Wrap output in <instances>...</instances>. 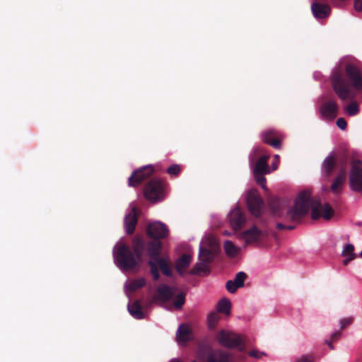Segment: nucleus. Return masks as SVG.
Instances as JSON below:
<instances>
[{
	"mask_svg": "<svg viewBox=\"0 0 362 362\" xmlns=\"http://www.w3.org/2000/svg\"><path fill=\"white\" fill-rule=\"evenodd\" d=\"M331 83L339 99L353 100V90L362 93V71L354 63L341 61L332 71Z\"/></svg>",
	"mask_w": 362,
	"mask_h": 362,
	"instance_id": "1",
	"label": "nucleus"
},
{
	"mask_svg": "<svg viewBox=\"0 0 362 362\" xmlns=\"http://www.w3.org/2000/svg\"><path fill=\"white\" fill-rule=\"evenodd\" d=\"M310 209L313 220L322 217L325 220L329 221L334 214L330 204L326 203L322 205L319 199H313L310 192L305 190L298 194L295 205L287 213V217L291 221L298 222L308 214Z\"/></svg>",
	"mask_w": 362,
	"mask_h": 362,
	"instance_id": "2",
	"label": "nucleus"
},
{
	"mask_svg": "<svg viewBox=\"0 0 362 362\" xmlns=\"http://www.w3.org/2000/svg\"><path fill=\"white\" fill-rule=\"evenodd\" d=\"M145 241L136 237L132 241V248L124 243H117L113 250L116 265L122 270L134 269L141 262L144 254Z\"/></svg>",
	"mask_w": 362,
	"mask_h": 362,
	"instance_id": "3",
	"label": "nucleus"
},
{
	"mask_svg": "<svg viewBox=\"0 0 362 362\" xmlns=\"http://www.w3.org/2000/svg\"><path fill=\"white\" fill-rule=\"evenodd\" d=\"M216 339L223 347L238 348V351L241 352L245 351V344L243 337L234 332L222 329L217 333Z\"/></svg>",
	"mask_w": 362,
	"mask_h": 362,
	"instance_id": "4",
	"label": "nucleus"
},
{
	"mask_svg": "<svg viewBox=\"0 0 362 362\" xmlns=\"http://www.w3.org/2000/svg\"><path fill=\"white\" fill-rule=\"evenodd\" d=\"M215 250L200 247L199 252V262L197 263L189 272L191 275L208 274L210 272L209 264L214 261Z\"/></svg>",
	"mask_w": 362,
	"mask_h": 362,
	"instance_id": "5",
	"label": "nucleus"
},
{
	"mask_svg": "<svg viewBox=\"0 0 362 362\" xmlns=\"http://www.w3.org/2000/svg\"><path fill=\"white\" fill-rule=\"evenodd\" d=\"M163 244L159 240H153L145 243L144 251L146 250L149 257L148 264L150 267V272L154 281H158L160 279V273H158V269L154 264V262L160 258V252Z\"/></svg>",
	"mask_w": 362,
	"mask_h": 362,
	"instance_id": "6",
	"label": "nucleus"
},
{
	"mask_svg": "<svg viewBox=\"0 0 362 362\" xmlns=\"http://www.w3.org/2000/svg\"><path fill=\"white\" fill-rule=\"evenodd\" d=\"M166 182L154 178L149 180L146 185L144 193L146 199L151 202L161 201L165 196Z\"/></svg>",
	"mask_w": 362,
	"mask_h": 362,
	"instance_id": "7",
	"label": "nucleus"
},
{
	"mask_svg": "<svg viewBox=\"0 0 362 362\" xmlns=\"http://www.w3.org/2000/svg\"><path fill=\"white\" fill-rule=\"evenodd\" d=\"M349 186L352 191L362 192V162L361 160H353L351 163Z\"/></svg>",
	"mask_w": 362,
	"mask_h": 362,
	"instance_id": "8",
	"label": "nucleus"
},
{
	"mask_svg": "<svg viewBox=\"0 0 362 362\" xmlns=\"http://www.w3.org/2000/svg\"><path fill=\"white\" fill-rule=\"evenodd\" d=\"M199 358L204 362H230L231 355L222 349H206L199 351Z\"/></svg>",
	"mask_w": 362,
	"mask_h": 362,
	"instance_id": "9",
	"label": "nucleus"
},
{
	"mask_svg": "<svg viewBox=\"0 0 362 362\" xmlns=\"http://www.w3.org/2000/svg\"><path fill=\"white\" fill-rule=\"evenodd\" d=\"M247 206L250 212L255 216H259L264 207V202L257 190L252 189L247 194Z\"/></svg>",
	"mask_w": 362,
	"mask_h": 362,
	"instance_id": "10",
	"label": "nucleus"
},
{
	"mask_svg": "<svg viewBox=\"0 0 362 362\" xmlns=\"http://www.w3.org/2000/svg\"><path fill=\"white\" fill-rule=\"evenodd\" d=\"M167 226L161 222L156 221L149 223L146 228L147 235L153 240H160L168 235Z\"/></svg>",
	"mask_w": 362,
	"mask_h": 362,
	"instance_id": "11",
	"label": "nucleus"
},
{
	"mask_svg": "<svg viewBox=\"0 0 362 362\" xmlns=\"http://www.w3.org/2000/svg\"><path fill=\"white\" fill-rule=\"evenodd\" d=\"M153 173V169L151 166H146L135 170L129 178V185L136 187L151 177Z\"/></svg>",
	"mask_w": 362,
	"mask_h": 362,
	"instance_id": "12",
	"label": "nucleus"
},
{
	"mask_svg": "<svg viewBox=\"0 0 362 362\" xmlns=\"http://www.w3.org/2000/svg\"><path fill=\"white\" fill-rule=\"evenodd\" d=\"M311 11L316 19H325L331 14V7L327 3L320 2L319 0H313L311 4Z\"/></svg>",
	"mask_w": 362,
	"mask_h": 362,
	"instance_id": "13",
	"label": "nucleus"
},
{
	"mask_svg": "<svg viewBox=\"0 0 362 362\" xmlns=\"http://www.w3.org/2000/svg\"><path fill=\"white\" fill-rule=\"evenodd\" d=\"M338 110L339 107L333 100L325 102L320 107V113L325 119H334L337 116Z\"/></svg>",
	"mask_w": 362,
	"mask_h": 362,
	"instance_id": "14",
	"label": "nucleus"
},
{
	"mask_svg": "<svg viewBox=\"0 0 362 362\" xmlns=\"http://www.w3.org/2000/svg\"><path fill=\"white\" fill-rule=\"evenodd\" d=\"M247 275L244 272H239L236 274L233 280H229L226 284V288L228 292L234 293L237 289L244 286V282Z\"/></svg>",
	"mask_w": 362,
	"mask_h": 362,
	"instance_id": "15",
	"label": "nucleus"
},
{
	"mask_svg": "<svg viewBox=\"0 0 362 362\" xmlns=\"http://www.w3.org/2000/svg\"><path fill=\"white\" fill-rule=\"evenodd\" d=\"M137 222V209L136 206H134L132 208L129 213L127 215H126L124 218V226L127 234L132 235L134 233Z\"/></svg>",
	"mask_w": 362,
	"mask_h": 362,
	"instance_id": "16",
	"label": "nucleus"
},
{
	"mask_svg": "<svg viewBox=\"0 0 362 362\" xmlns=\"http://www.w3.org/2000/svg\"><path fill=\"white\" fill-rule=\"evenodd\" d=\"M230 221L233 228L235 230H239L243 227L246 219L240 209L237 208L231 211Z\"/></svg>",
	"mask_w": 362,
	"mask_h": 362,
	"instance_id": "17",
	"label": "nucleus"
},
{
	"mask_svg": "<svg viewBox=\"0 0 362 362\" xmlns=\"http://www.w3.org/2000/svg\"><path fill=\"white\" fill-rule=\"evenodd\" d=\"M264 235L263 230L258 229L256 226H252L242 234L243 238L247 244L259 241Z\"/></svg>",
	"mask_w": 362,
	"mask_h": 362,
	"instance_id": "18",
	"label": "nucleus"
},
{
	"mask_svg": "<svg viewBox=\"0 0 362 362\" xmlns=\"http://www.w3.org/2000/svg\"><path fill=\"white\" fill-rule=\"evenodd\" d=\"M175 291L176 288L162 284L157 288L156 298L158 300L165 303L172 298Z\"/></svg>",
	"mask_w": 362,
	"mask_h": 362,
	"instance_id": "19",
	"label": "nucleus"
},
{
	"mask_svg": "<svg viewBox=\"0 0 362 362\" xmlns=\"http://www.w3.org/2000/svg\"><path fill=\"white\" fill-rule=\"evenodd\" d=\"M192 261V256L188 254H183L175 262V269L181 276L185 274V269L188 268Z\"/></svg>",
	"mask_w": 362,
	"mask_h": 362,
	"instance_id": "20",
	"label": "nucleus"
},
{
	"mask_svg": "<svg viewBox=\"0 0 362 362\" xmlns=\"http://www.w3.org/2000/svg\"><path fill=\"white\" fill-rule=\"evenodd\" d=\"M262 139L264 143L269 144L275 148L279 149L281 148V140L273 130L265 131L262 134Z\"/></svg>",
	"mask_w": 362,
	"mask_h": 362,
	"instance_id": "21",
	"label": "nucleus"
},
{
	"mask_svg": "<svg viewBox=\"0 0 362 362\" xmlns=\"http://www.w3.org/2000/svg\"><path fill=\"white\" fill-rule=\"evenodd\" d=\"M154 264L158 269V273H159V270H160L166 276H172L173 273L168 258L160 257L154 262Z\"/></svg>",
	"mask_w": 362,
	"mask_h": 362,
	"instance_id": "22",
	"label": "nucleus"
},
{
	"mask_svg": "<svg viewBox=\"0 0 362 362\" xmlns=\"http://www.w3.org/2000/svg\"><path fill=\"white\" fill-rule=\"evenodd\" d=\"M346 177V173L344 171V169H341L337 176L335 177V179L333 180L332 184L331 185V190L334 192L337 193L339 192L340 188L344 185Z\"/></svg>",
	"mask_w": 362,
	"mask_h": 362,
	"instance_id": "23",
	"label": "nucleus"
},
{
	"mask_svg": "<svg viewBox=\"0 0 362 362\" xmlns=\"http://www.w3.org/2000/svg\"><path fill=\"white\" fill-rule=\"evenodd\" d=\"M269 158V155L262 156L256 162L254 167V172L269 173V168L267 164V160Z\"/></svg>",
	"mask_w": 362,
	"mask_h": 362,
	"instance_id": "24",
	"label": "nucleus"
},
{
	"mask_svg": "<svg viewBox=\"0 0 362 362\" xmlns=\"http://www.w3.org/2000/svg\"><path fill=\"white\" fill-rule=\"evenodd\" d=\"M191 330L189 327L185 325H181L177 332V338L179 342L186 343L190 340Z\"/></svg>",
	"mask_w": 362,
	"mask_h": 362,
	"instance_id": "25",
	"label": "nucleus"
},
{
	"mask_svg": "<svg viewBox=\"0 0 362 362\" xmlns=\"http://www.w3.org/2000/svg\"><path fill=\"white\" fill-rule=\"evenodd\" d=\"M129 313L136 319L141 320L144 318V314L142 311L141 305L139 301L136 300L128 306Z\"/></svg>",
	"mask_w": 362,
	"mask_h": 362,
	"instance_id": "26",
	"label": "nucleus"
},
{
	"mask_svg": "<svg viewBox=\"0 0 362 362\" xmlns=\"http://www.w3.org/2000/svg\"><path fill=\"white\" fill-rule=\"evenodd\" d=\"M336 166V160L334 156H327L323 162V169L327 176H329L333 172Z\"/></svg>",
	"mask_w": 362,
	"mask_h": 362,
	"instance_id": "27",
	"label": "nucleus"
},
{
	"mask_svg": "<svg viewBox=\"0 0 362 362\" xmlns=\"http://www.w3.org/2000/svg\"><path fill=\"white\" fill-rule=\"evenodd\" d=\"M354 247L352 244H347L342 252V255L346 257L343 261L344 265H347L351 260L355 259L356 255L354 252Z\"/></svg>",
	"mask_w": 362,
	"mask_h": 362,
	"instance_id": "28",
	"label": "nucleus"
},
{
	"mask_svg": "<svg viewBox=\"0 0 362 362\" xmlns=\"http://www.w3.org/2000/svg\"><path fill=\"white\" fill-rule=\"evenodd\" d=\"M231 304L228 299L223 298L217 304V310L218 313L230 315Z\"/></svg>",
	"mask_w": 362,
	"mask_h": 362,
	"instance_id": "29",
	"label": "nucleus"
},
{
	"mask_svg": "<svg viewBox=\"0 0 362 362\" xmlns=\"http://www.w3.org/2000/svg\"><path fill=\"white\" fill-rule=\"evenodd\" d=\"M146 284V281L144 278H139L130 281L127 286V288L130 291H135L137 289L142 288Z\"/></svg>",
	"mask_w": 362,
	"mask_h": 362,
	"instance_id": "30",
	"label": "nucleus"
},
{
	"mask_svg": "<svg viewBox=\"0 0 362 362\" xmlns=\"http://www.w3.org/2000/svg\"><path fill=\"white\" fill-rule=\"evenodd\" d=\"M223 247L228 256L233 257L238 253L237 247L230 240L224 243Z\"/></svg>",
	"mask_w": 362,
	"mask_h": 362,
	"instance_id": "31",
	"label": "nucleus"
},
{
	"mask_svg": "<svg viewBox=\"0 0 362 362\" xmlns=\"http://www.w3.org/2000/svg\"><path fill=\"white\" fill-rule=\"evenodd\" d=\"M267 174L266 173H259V172H254V176L256 182L259 185L264 189H267L266 187V178L264 175Z\"/></svg>",
	"mask_w": 362,
	"mask_h": 362,
	"instance_id": "32",
	"label": "nucleus"
},
{
	"mask_svg": "<svg viewBox=\"0 0 362 362\" xmlns=\"http://www.w3.org/2000/svg\"><path fill=\"white\" fill-rule=\"evenodd\" d=\"M346 111L350 116H355L358 113V105L356 102H352L346 107Z\"/></svg>",
	"mask_w": 362,
	"mask_h": 362,
	"instance_id": "33",
	"label": "nucleus"
},
{
	"mask_svg": "<svg viewBox=\"0 0 362 362\" xmlns=\"http://www.w3.org/2000/svg\"><path fill=\"white\" fill-rule=\"evenodd\" d=\"M185 293L181 292L177 295L175 300H174V305L176 308L180 309L184 305L185 302Z\"/></svg>",
	"mask_w": 362,
	"mask_h": 362,
	"instance_id": "34",
	"label": "nucleus"
},
{
	"mask_svg": "<svg viewBox=\"0 0 362 362\" xmlns=\"http://www.w3.org/2000/svg\"><path fill=\"white\" fill-rule=\"evenodd\" d=\"M220 319L219 315L216 312H211L208 315V324L210 327H214L216 326V323L218 322Z\"/></svg>",
	"mask_w": 362,
	"mask_h": 362,
	"instance_id": "35",
	"label": "nucleus"
},
{
	"mask_svg": "<svg viewBox=\"0 0 362 362\" xmlns=\"http://www.w3.org/2000/svg\"><path fill=\"white\" fill-rule=\"evenodd\" d=\"M270 207L273 211V213L279 216V213L281 210V202L279 199L276 198L271 201Z\"/></svg>",
	"mask_w": 362,
	"mask_h": 362,
	"instance_id": "36",
	"label": "nucleus"
},
{
	"mask_svg": "<svg viewBox=\"0 0 362 362\" xmlns=\"http://www.w3.org/2000/svg\"><path fill=\"white\" fill-rule=\"evenodd\" d=\"M180 172V167L179 165L173 164L167 169V173L170 175H177Z\"/></svg>",
	"mask_w": 362,
	"mask_h": 362,
	"instance_id": "37",
	"label": "nucleus"
},
{
	"mask_svg": "<svg viewBox=\"0 0 362 362\" xmlns=\"http://www.w3.org/2000/svg\"><path fill=\"white\" fill-rule=\"evenodd\" d=\"M348 163V158L346 156H342L338 160V165H339L340 170L344 169L345 173H346V166Z\"/></svg>",
	"mask_w": 362,
	"mask_h": 362,
	"instance_id": "38",
	"label": "nucleus"
},
{
	"mask_svg": "<svg viewBox=\"0 0 362 362\" xmlns=\"http://www.w3.org/2000/svg\"><path fill=\"white\" fill-rule=\"evenodd\" d=\"M248 355L255 358H260L267 354L264 352H261L257 350H252L248 352Z\"/></svg>",
	"mask_w": 362,
	"mask_h": 362,
	"instance_id": "39",
	"label": "nucleus"
},
{
	"mask_svg": "<svg viewBox=\"0 0 362 362\" xmlns=\"http://www.w3.org/2000/svg\"><path fill=\"white\" fill-rule=\"evenodd\" d=\"M352 322H353L352 317H347V318L341 319L340 320L341 329H343L346 328L347 326L351 325L352 323Z\"/></svg>",
	"mask_w": 362,
	"mask_h": 362,
	"instance_id": "40",
	"label": "nucleus"
},
{
	"mask_svg": "<svg viewBox=\"0 0 362 362\" xmlns=\"http://www.w3.org/2000/svg\"><path fill=\"white\" fill-rule=\"evenodd\" d=\"M337 125L339 129H341L342 130H345L347 127V123H346V121L344 118L340 117V118L337 119Z\"/></svg>",
	"mask_w": 362,
	"mask_h": 362,
	"instance_id": "41",
	"label": "nucleus"
},
{
	"mask_svg": "<svg viewBox=\"0 0 362 362\" xmlns=\"http://www.w3.org/2000/svg\"><path fill=\"white\" fill-rule=\"evenodd\" d=\"M276 228L279 230H284V229H286V230H293L296 226H286V225H284V223H278L276 226Z\"/></svg>",
	"mask_w": 362,
	"mask_h": 362,
	"instance_id": "42",
	"label": "nucleus"
},
{
	"mask_svg": "<svg viewBox=\"0 0 362 362\" xmlns=\"http://www.w3.org/2000/svg\"><path fill=\"white\" fill-rule=\"evenodd\" d=\"M354 9L356 11H362V0H354Z\"/></svg>",
	"mask_w": 362,
	"mask_h": 362,
	"instance_id": "43",
	"label": "nucleus"
},
{
	"mask_svg": "<svg viewBox=\"0 0 362 362\" xmlns=\"http://www.w3.org/2000/svg\"><path fill=\"white\" fill-rule=\"evenodd\" d=\"M296 362H313V358L311 356H303L297 360Z\"/></svg>",
	"mask_w": 362,
	"mask_h": 362,
	"instance_id": "44",
	"label": "nucleus"
},
{
	"mask_svg": "<svg viewBox=\"0 0 362 362\" xmlns=\"http://www.w3.org/2000/svg\"><path fill=\"white\" fill-rule=\"evenodd\" d=\"M341 336V332L337 331L331 335V339L332 341H337Z\"/></svg>",
	"mask_w": 362,
	"mask_h": 362,
	"instance_id": "45",
	"label": "nucleus"
},
{
	"mask_svg": "<svg viewBox=\"0 0 362 362\" xmlns=\"http://www.w3.org/2000/svg\"><path fill=\"white\" fill-rule=\"evenodd\" d=\"M327 344H328L329 347L331 349H334V346L332 344V342H329V341H326Z\"/></svg>",
	"mask_w": 362,
	"mask_h": 362,
	"instance_id": "46",
	"label": "nucleus"
},
{
	"mask_svg": "<svg viewBox=\"0 0 362 362\" xmlns=\"http://www.w3.org/2000/svg\"><path fill=\"white\" fill-rule=\"evenodd\" d=\"M170 362H181V361L178 359H173Z\"/></svg>",
	"mask_w": 362,
	"mask_h": 362,
	"instance_id": "47",
	"label": "nucleus"
},
{
	"mask_svg": "<svg viewBox=\"0 0 362 362\" xmlns=\"http://www.w3.org/2000/svg\"><path fill=\"white\" fill-rule=\"evenodd\" d=\"M277 168V166L276 165H274V170H276Z\"/></svg>",
	"mask_w": 362,
	"mask_h": 362,
	"instance_id": "48",
	"label": "nucleus"
},
{
	"mask_svg": "<svg viewBox=\"0 0 362 362\" xmlns=\"http://www.w3.org/2000/svg\"><path fill=\"white\" fill-rule=\"evenodd\" d=\"M275 157H276V158H279V156L278 155H276Z\"/></svg>",
	"mask_w": 362,
	"mask_h": 362,
	"instance_id": "49",
	"label": "nucleus"
},
{
	"mask_svg": "<svg viewBox=\"0 0 362 362\" xmlns=\"http://www.w3.org/2000/svg\"><path fill=\"white\" fill-rule=\"evenodd\" d=\"M360 255H361V257H362V250H361V252Z\"/></svg>",
	"mask_w": 362,
	"mask_h": 362,
	"instance_id": "50",
	"label": "nucleus"
},
{
	"mask_svg": "<svg viewBox=\"0 0 362 362\" xmlns=\"http://www.w3.org/2000/svg\"><path fill=\"white\" fill-rule=\"evenodd\" d=\"M192 362H196L195 361H192Z\"/></svg>",
	"mask_w": 362,
	"mask_h": 362,
	"instance_id": "51",
	"label": "nucleus"
}]
</instances>
